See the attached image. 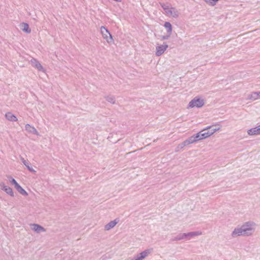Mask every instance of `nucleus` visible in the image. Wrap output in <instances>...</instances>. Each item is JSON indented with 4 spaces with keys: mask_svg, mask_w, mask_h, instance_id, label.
Segmentation results:
<instances>
[{
    "mask_svg": "<svg viewBox=\"0 0 260 260\" xmlns=\"http://www.w3.org/2000/svg\"><path fill=\"white\" fill-rule=\"evenodd\" d=\"M257 95L258 96V98H260V91L259 92H257Z\"/></svg>",
    "mask_w": 260,
    "mask_h": 260,
    "instance_id": "obj_30",
    "label": "nucleus"
},
{
    "mask_svg": "<svg viewBox=\"0 0 260 260\" xmlns=\"http://www.w3.org/2000/svg\"><path fill=\"white\" fill-rule=\"evenodd\" d=\"M258 99V96L257 95V92H252L251 95L249 96V99L251 100H256Z\"/></svg>",
    "mask_w": 260,
    "mask_h": 260,
    "instance_id": "obj_22",
    "label": "nucleus"
},
{
    "mask_svg": "<svg viewBox=\"0 0 260 260\" xmlns=\"http://www.w3.org/2000/svg\"><path fill=\"white\" fill-rule=\"evenodd\" d=\"M164 26L167 28V33L171 35L172 31V27L171 24L169 22H166Z\"/></svg>",
    "mask_w": 260,
    "mask_h": 260,
    "instance_id": "obj_19",
    "label": "nucleus"
},
{
    "mask_svg": "<svg viewBox=\"0 0 260 260\" xmlns=\"http://www.w3.org/2000/svg\"><path fill=\"white\" fill-rule=\"evenodd\" d=\"M200 132H201V137H202V139L207 138L209 137V135L208 134H207V132H206V131H204V129H203V130L201 131Z\"/></svg>",
    "mask_w": 260,
    "mask_h": 260,
    "instance_id": "obj_25",
    "label": "nucleus"
},
{
    "mask_svg": "<svg viewBox=\"0 0 260 260\" xmlns=\"http://www.w3.org/2000/svg\"><path fill=\"white\" fill-rule=\"evenodd\" d=\"M31 65L35 68L37 69L39 71H43L44 68L39 61L35 58H32L30 61Z\"/></svg>",
    "mask_w": 260,
    "mask_h": 260,
    "instance_id": "obj_7",
    "label": "nucleus"
},
{
    "mask_svg": "<svg viewBox=\"0 0 260 260\" xmlns=\"http://www.w3.org/2000/svg\"><path fill=\"white\" fill-rule=\"evenodd\" d=\"M184 238L183 236V234L180 233V234H178L177 236L174 237L173 238H172L171 239V241L173 242V241H179V240H184Z\"/></svg>",
    "mask_w": 260,
    "mask_h": 260,
    "instance_id": "obj_20",
    "label": "nucleus"
},
{
    "mask_svg": "<svg viewBox=\"0 0 260 260\" xmlns=\"http://www.w3.org/2000/svg\"><path fill=\"white\" fill-rule=\"evenodd\" d=\"M32 229L38 233L46 232V229L38 224H33Z\"/></svg>",
    "mask_w": 260,
    "mask_h": 260,
    "instance_id": "obj_13",
    "label": "nucleus"
},
{
    "mask_svg": "<svg viewBox=\"0 0 260 260\" xmlns=\"http://www.w3.org/2000/svg\"><path fill=\"white\" fill-rule=\"evenodd\" d=\"M187 142L189 144L193 143L196 141L193 135L189 137L188 139H187Z\"/></svg>",
    "mask_w": 260,
    "mask_h": 260,
    "instance_id": "obj_26",
    "label": "nucleus"
},
{
    "mask_svg": "<svg viewBox=\"0 0 260 260\" xmlns=\"http://www.w3.org/2000/svg\"><path fill=\"white\" fill-rule=\"evenodd\" d=\"M25 130L29 133L39 135L37 130L32 126L29 124H26L25 126Z\"/></svg>",
    "mask_w": 260,
    "mask_h": 260,
    "instance_id": "obj_10",
    "label": "nucleus"
},
{
    "mask_svg": "<svg viewBox=\"0 0 260 260\" xmlns=\"http://www.w3.org/2000/svg\"><path fill=\"white\" fill-rule=\"evenodd\" d=\"M247 133L249 135H260V125L248 129Z\"/></svg>",
    "mask_w": 260,
    "mask_h": 260,
    "instance_id": "obj_11",
    "label": "nucleus"
},
{
    "mask_svg": "<svg viewBox=\"0 0 260 260\" xmlns=\"http://www.w3.org/2000/svg\"><path fill=\"white\" fill-rule=\"evenodd\" d=\"M21 160L24 165H25L27 169L31 172L35 173L36 171L31 167L29 166V164L28 161L25 160L23 158H21Z\"/></svg>",
    "mask_w": 260,
    "mask_h": 260,
    "instance_id": "obj_16",
    "label": "nucleus"
},
{
    "mask_svg": "<svg viewBox=\"0 0 260 260\" xmlns=\"http://www.w3.org/2000/svg\"><path fill=\"white\" fill-rule=\"evenodd\" d=\"M189 144L187 142V140L183 141L182 143H181L180 144H179V146L181 148H183L184 147L187 146Z\"/></svg>",
    "mask_w": 260,
    "mask_h": 260,
    "instance_id": "obj_28",
    "label": "nucleus"
},
{
    "mask_svg": "<svg viewBox=\"0 0 260 260\" xmlns=\"http://www.w3.org/2000/svg\"><path fill=\"white\" fill-rule=\"evenodd\" d=\"M220 129V127H213V125L209 126L207 127L206 128L204 129V131H207V134L209 135V136L210 137L212 135H213L214 133L216 132L219 131Z\"/></svg>",
    "mask_w": 260,
    "mask_h": 260,
    "instance_id": "obj_8",
    "label": "nucleus"
},
{
    "mask_svg": "<svg viewBox=\"0 0 260 260\" xmlns=\"http://www.w3.org/2000/svg\"><path fill=\"white\" fill-rule=\"evenodd\" d=\"M159 4H160V6L161 7V8L165 11L166 12V11L170 10V8L169 7V6L167 5L165 3H160Z\"/></svg>",
    "mask_w": 260,
    "mask_h": 260,
    "instance_id": "obj_23",
    "label": "nucleus"
},
{
    "mask_svg": "<svg viewBox=\"0 0 260 260\" xmlns=\"http://www.w3.org/2000/svg\"><path fill=\"white\" fill-rule=\"evenodd\" d=\"M15 188L22 195H28L27 192L19 184Z\"/></svg>",
    "mask_w": 260,
    "mask_h": 260,
    "instance_id": "obj_18",
    "label": "nucleus"
},
{
    "mask_svg": "<svg viewBox=\"0 0 260 260\" xmlns=\"http://www.w3.org/2000/svg\"><path fill=\"white\" fill-rule=\"evenodd\" d=\"M205 104L204 99L199 96L194 97L188 104V107L189 108H201Z\"/></svg>",
    "mask_w": 260,
    "mask_h": 260,
    "instance_id": "obj_2",
    "label": "nucleus"
},
{
    "mask_svg": "<svg viewBox=\"0 0 260 260\" xmlns=\"http://www.w3.org/2000/svg\"><path fill=\"white\" fill-rule=\"evenodd\" d=\"M20 25L23 26L21 29L23 31L26 33L30 32L31 29L29 28V25L27 23L23 22L20 24Z\"/></svg>",
    "mask_w": 260,
    "mask_h": 260,
    "instance_id": "obj_17",
    "label": "nucleus"
},
{
    "mask_svg": "<svg viewBox=\"0 0 260 260\" xmlns=\"http://www.w3.org/2000/svg\"><path fill=\"white\" fill-rule=\"evenodd\" d=\"M167 14H170L174 18H177L179 16L178 11L174 7H171L170 10L166 11Z\"/></svg>",
    "mask_w": 260,
    "mask_h": 260,
    "instance_id": "obj_14",
    "label": "nucleus"
},
{
    "mask_svg": "<svg viewBox=\"0 0 260 260\" xmlns=\"http://www.w3.org/2000/svg\"><path fill=\"white\" fill-rule=\"evenodd\" d=\"M107 101L108 102L114 104L115 103V98L113 95H108L105 97Z\"/></svg>",
    "mask_w": 260,
    "mask_h": 260,
    "instance_id": "obj_21",
    "label": "nucleus"
},
{
    "mask_svg": "<svg viewBox=\"0 0 260 260\" xmlns=\"http://www.w3.org/2000/svg\"><path fill=\"white\" fill-rule=\"evenodd\" d=\"M8 179L12 184H13L15 187L18 184L17 181L11 176L8 177Z\"/></svg>",
    "mask_w": 260,
    "mask_h": 260,
    "instance_id": "obj_24",
    "label": "nucleus"
},
{
    "mask_svg": "<svg viewBox=\"0 0 260 260\" xmlns=\"http://www.w3.org/2000/svg\"><path fill=\"white\" fill-rule=\"evenodd\" d=\"M0 186L1 187V189L5 191L6 193L12 197L14 196V192L12 188L6 185L3 182L0 184Z\"/></svg>",
    "mask_w": 260,
    "mask_h": 260,
    "instance_id": "obj_6",
    "label": "nucleus"
},
{
    "mask_svg": "<svg viewBox=\"0 0 260 260\" xmlns=\"http://www.w3.org/2000/svg\"><path fill=\"white\" fill-rule=\"evenodd\" d=\"M255 225V223L253 221L245 222L241 226L236 228L232 232L231 236L233 238L240 236H251L254 232Z\"/></svg>",
    "mask_w": 260,
    "mask_h": 260,
    "instance_id": "obj_1",
    "label": "nucleus"
},
{
    "mask_svg": "<svg viewBox=\"0 0 260 260\" xmlns=\"http://www.w3.org/2000/svg\"><path fill=\"white\" fill-rule=\"evenodd\" d=\"M101 31L103 38L106 40L108 43L110 44L113 42L112 36L108 29L102 26L101 27Z\"/></svg>",
    "mask_w": 260,
    "mask_h": 260,
    "instance_id": "obj_3",
    "label": "nucleus"
},
{
    "mask_svg": "<svg viewBox=\"0 0 260 260\" xmlns=\"http://www.w3.org/2000/svg\"><path fill=\"white\" fill-rule=\"evenodd\" d=\"M149 253V250H146L145 251H142V252L137 254L136 256L138 260H143L145 258L148 254Z\"/></svg>",
    "mask_w": 260,
    "mask_h": 260,
    "instance_id": "obj_15",
    "label": "nucleus"
},
{
    "mask_svg": "<svg viewBox=\"0 0 260 260\" xmlns=\"http://www.w3.org/2000/svg\"><path fill=\"white\" fill-rule=\"evenodd\" d=\"M5 117L8 120L10 121L15 122L18 120L16 116L10 112H7L6 113Z\"/></svg>",
    "mask_w": 260,
    "mask_h": 260,
    "instance_id": "obj_12",
    "label": "nucleus"
},
{
    "mask_svg": "<svg viewBox=\"0 0 260 260\" xmlns=\"http://www.w3.org/2000/svg\"><path fill=\"white\" fill-rule=\"evenodd\" d=\"M193 136H194L196 141L200 140H202L200 132L199 133L196 134V135H194Z\"/></svg>",
    "mask_w": 260,
    "mask_h": 260,
    "instance_id": "obj_27",
    "label": "nucleus"
},
{
    "mask_svg": "<svg viewBox=\"0 0 260 260\" xmlns=\"http://www.w3.org/2000/svg\"><path fill=\"white\" fill-rule=\"evenodd\" d=\"M170 36H171V35H170L169 34H168V35H166V36H161V39L162 40H167L169 39V38L170 37Z\"/></svg>",
    "mask_w": 260,
    "mask_h": 260,
    "instance_id": "obj_29",
    "label": "nucleus"
},
{
    "mask_svg": "<svg viewBox=\"0 0 260 260\" xmlns=\"http://www.w3.org/2000/svg\"><path fill=\"white\" fill-rule=\"evenodd\" d=\"M184 239L190 240L193 237L198 236L202 235L200 231L191 232L188 233H183Z\"/></svg>",
    "mask_w": 260,
    "mask_h": 260,
    "instance_id": "obj_5",
    "label": "nucleus"
},
{
    "mask_svg": "<svg viewBox=\"0 0 260 260\" xmlns=\"http://www.w3.org/2000/svg\"><path fill=\"white\" fill-rule=\"evenodd\" d=\"M168 47V45L166 43H164L162 45L156 46L155 52L156 55L157 56L161 55L166 50Z\"/></svg>",
    "mask_w": 260,
    "mask_h": 260,
    "instance_id": "obj_4",
    "label": "nucleus"
},
{
    "mask_svg": "<svg viewBox=\"0 0 260 260\" xmlns=\"http://www.w3.org/2000/svg\"><path fill=\"white\" fill-rule=\"evenodd\" d=\"M119 222V219L118 218L115 219L114 220L111 221L105 225V230L106 231H109L111 229L113 228L117 223Z\"/></svg>",
    "mask_w": 260,
    "mask_h": 260,
    "instance_id": "obj_9",
    "label": "nucleus"
}]
</instances>
